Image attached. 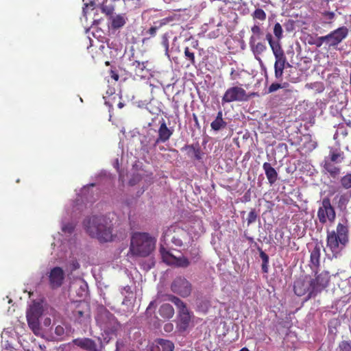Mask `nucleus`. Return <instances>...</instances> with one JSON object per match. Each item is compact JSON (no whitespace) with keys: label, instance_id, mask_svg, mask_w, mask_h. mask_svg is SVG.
Returning <instances> with one entry per match:
<instances>
[{"label":"nucleus","instance_id":"f257e3e1","mask_svg":"<svg viewBox=\"0 0 351 351\" xmlns=\"http://www.w3.org/2000/svg\"><path fill=\"white\" fill-rule=\"evenodd\" d=\"M86 232L101 241H110L112 238L111 222L104 216H92L83 222Z\"/></svg>","mask_w":351,"mask_h":351},{"label":"nucleus","instance_id":"f03ea898","mask_svg":"<svg viewBox=\"0 0 351 351\" xmlns=\"http://www.w3.org/2000/svg\"><path fill=\"white\" fill-rule=\"evenodd\" d=\"M155 239L145 232H135L131 239L130 252L135 256L146 257L155 248Z\"/></svg>","mask_w":351,"mask_h":351},{"label":"nucleus","instance_id":"7ed1b4c3","mask_svg":"<svg viewBox=\"0 0 351 351\" xmlns=\"http://www.w3.org/2000/svg\"><path fill=\"white\" fill-rule=\"evenodd\" d=\"M265 39L267 40L275 57V77L277 80L281 81L282 80L284 69L287 67L291 66V65L287 60L284 50L279 40H278L276 38H274L270 33L266 34Z\"/></svg>","mask_w":351,"mask_h":351},{"label":"nucleus","instance_id":"20e7f679","mask_svg":"<svg viewBox=\"0 0 351 351\" xmlns=\"http://www.w3.org/2000/svg\"><path fill=\"white\" fill-rule=\"evenodd\" d=\"M348 241V226L339 223L337 230L327 231L326 245L332 253H337L340 245L345 246Z\"/></svg>","mask_w":351,"mask_h":351},{"label":"nucleus","instance_id":"39448f33","mask_svg":"<svg viewBox=\"0 0 351 351\" xmlns=\"http://www.w3.org/2000/svg\"><path fill=\"white\" fill-rule=\"evenodd\" d=\"M251 32L252 35L249 40L250 49L255 56L261 55L267 49L263 38V30L260 25L254 23L251 27Z\"/></svg>","mask_w":351,"mask_h":351},{"label":"nucleus","instance_id":"423d86ee","mask_svg":"<svg viewBox=\"0 0 351 351\" xmlns=\"http://www.w3.org/2000/svg\"><path fill=\"white\" fill-rule=\"evenodd\" d=\"M165 242H171L176 246L181 247L189 239L188 232L178 226H171L163 233Z\"/></svg>","mask_w":351,"mask_h":351},{"label":"nucleus","instance_id":"0eeeda50","mask_svg":"<svg viewBox=\"0 0 351 351\" xmlns=\"http://www.w3.org/2000/svg\"><path fill=\"white\" fill-rule=\"evenodd\" d=\"M250 98L246 90L240 86H230L225 91L221 98L222 105L232 102L247 101Z\"/></svg>","mask_w":351,"mask_h":351},{"label":"nucleus","instance_id":"6e6552de","mask_svg":"<svg viewBox=\"0 0 351 351\" xmlns=\"http://www.w3.org/2000/svg\"><path fill=\"white\" fill-rule=\"evenodd\" d=\"M317 218L321 224L324 225L329 221L333 223L336 218L335 208L331 204L328 197H324L322 201V205L317 210Z\"/></svg>","mask_w":351,"mask_h":351},{"label":"nucleus","instance_id":"1a4fd4ad","mask_svg":"<svg viewBox=\"0 0 351 351\" xmlns=\"http://www.w3.org/2000/svg\"><path fill=\"white\" fill-rule=\"evenodd\" d=\"M349 29L346 26H341L326 34L328 48L336 49L348 36Z\"/></svg>","mask_w":351,"mask_h":351},{"label":"nucleus","instance_id":"9d476101","mask_svg":"<svg viewBox=\"0 0 351 351\" xmlns=\"http://www.w3.org/2000/svg\"><path fill=\"white\" fill-rule=\"evenodd\" d=\"M171 290L182 298H186L192 292V285L184 277L178 276L171 282Z\"/></svg>","mask_w":351,"mask_h":351},{"label":"nucleus","instance_id":"9b49d317","mask_svg":"<svg viewBox=\"0 0 351 351\" xmlns=\"http://www.w3.org/2000/svg\"><path fill=\"white\" fill-rule=\"evenodd\" d=\"M313 281L311 280L310 278L305 277L304 278H300L294 282L293 290L295 293L298 296H302L307 294L306 299L309 300L312 298H315L317 295H311L313 291Z\"/></svg>","mask_w":351,"mask_h":351},{"label":"nucleus","instance_id":"f8f14e48","mask_svg":"<svg viewBox=\"0 0 351 351\" xmlns=\"http://www.w3.org/2000/svg\"><path fill=\"white\" fill-rule=\"evenodd\" d=\"M160 252L162 261L169 265H174L178 267H187L190 265L189 259L184 256L176 257L170 251L164 247L160 248Z\"/></svg>","mask_w":351,"mask_h":351},{"label":"nucleus","instance_id":"ddd939ff","mask_svg":"<svg viewBox=\"0 0 351 351\" xmlns=\"http://www.w3.org/2000/svg\"><path fill=\"white\" fill-rule=\"evenodd\" d=\"M330 278V276L329 272L326 271H324L317 275L315 278H311V280L313 281V291L311 292V295H317L326 287H327Z\"/></svg>","mask_w":351,"mask_h":351},{"label":"nucleus","instance_id":"4468645a","mask_svg":"<svg viewBox=\"0 0 351 351\" xmlns=\"http://www.w3.org/2000/svg\"><path fill=\"white\" fill-rule=\"evenodd\" d=\"M49 285L51 289H56L60 288L64 280V272L60 267L52 268L48 275Z\"/></svg>","mask_w":351,"mask_h":351},{"label":"nucleus","instance_id":"2eb2a0df","mask_svg":"<svg viewBox=\"0 0 351 351\" xmlns=\"http://www.w3.org/2000/svg\"><path fill=\"white\" fill-rule=\"evenodd\" d=\"M72 343L86 351H102L103 346H97L96 342L90 338H77L72 341Z\"/></svg>","mask_w":351,"mask_h":351},{"label":"nucleus","instance_id":"dca6fc26","mask_svg":"<svg viewBox=\"0 0 351 351\" xmlns=\"http://www.w3.org/2000/svg\"><path fill=\"white\" fill-rule=\"evenodd\" d=\"M173 133V130L169 129L164 119L160 121V126L158 130V137L154 144L156 146L160 143H165L169 140Z\"/></svg>","mask_w":351,"mask_h":351},{"label":"nucleus","instance_id":"f3484780","mask_svg":"<svg viewBox=\"0 0 351 351\" xmlns=\"http://www.w3.org/2000/svg\"><path fill=\"white\" fill-rule=\"evenodd\" d=\"M173 349L174 345L171 341L159 339L149 345L147 351H173Z\"/></svg>","mask_w":351,"mask_h":351},{"label":"nucleus","instance_id":"a211bd4d","mask_svg":"<svg viewBox=\"0 0 351 351\" xmlns=\"http://www.w3.org/2000/svg\"><path fill=\"white\" fill-rule=\"evenodd\" d=\"M322 247V244L316 243L313 249L311 251L310 262L311 264L312 269L317 274V270L320 265V255L321 248Z\"/></svg>","mask_w":351,"mask_h":351},{"label":"nucleus","instance_id":"6ab92c4d","mask_svg":"<svg viewBox=\"0 0 351 351\" xmlns=\"http://www.w3.org/2000/svg\"><path fill=\"white\" fill-rule=\"evenodd\" d=\"M74 317L82 322L84 318L90 316V308L88 305L85 302H80L77 304L73 312Z\"/></svg>","mask_w":351,"mask_h":351},{"label":"nucleus","instance_id":"aec40b11","mask_svg":"<svg viewBox=\"0 0 351 351\" xmlns=\"http://www.w3.org/2000/svg\"><path fill=\"white\" fill-rule=\"evenodd\" d=\"M337 17V14L333 11L324 10L320 12V23L324 26L331 27Z\"/></svg>","mask_w":351,"mask_h":351},{"label":"nucleus","instance_id":"412c9836","mask_svg":"<svg viewBox=\"0 0 351 351\" xmlns=\"http://www.w3.org/2000/svg\"><path fill=\"white\" fill-rule=\"evenodd\" d=\"M43 312V308L39 302H34L27 311V318L38 319L40 317Z\"/></svg>","mask_w":351,"mask_h":351},{"label":"nucleus","instance_id":"4be33fe9","mask_svg":"<svg viewBox=\"0 0 351 351\" xmlns=\"http://www.w3.org/2000/svg\"><path fill=\"white\" fill-rule=\"evenodd\" d=\"M178 315L180 326L182 330H185L189 327L191 319V316L187 307L180 310V311H178Z\"/></svg>","mask_w":351,"mask_h":351},{"label":"nucleus","instance_id":"5701e85b","mask_svg":"<svg viewBox=\"0 0 351 351\" xmlns=\"http://www.w3.org/2000/svg\"><path fill=\"white\" fill-rule=\"evenodd\" d=\"M263 168L265 171L269 183L272 185L278 180L277 171L274 167H271L270 163L267 162L263 163Z\"/></svg>","mask_w":351,"mask_h":351},{"label":"nucleus","instance_id":"b1692460","mask_svg":"<svg viewBox=\"0 0 351 351\" xmlns=\"http://www.w3.org/2000/svg\"><path fill=\"white\" fill-rule=\"evenodd\" d=\"M335 162L328 161L327 160H324L323 167L324 170L329 173L330 176L332 178H337L340 173V167L335 165Z\"/></svg>","mask_w":351,"mask_h":351},{"label":"nucleus","instance_id":"393cba45","mask_svg":"<svg viewBox=\"0 0 351 351\" xmlns=\"http://www.w3.org/2000/svg\"><path fill=\"white\" fill-rule=\"evenodd\" d=\"M335 199H337V207L341 209H346L348 204L351 199V192L348 191L336 195Z\"/></svg>","mask_w":351,"mask_h":351},{"label":"nucleus","instance_id":"a878e982","mask_svg":"<svg viewBox=\"0 0 351 351\" xmlns=\"http://www.w3.org/2000/svg\"><path fill=\"white\" fill-rule=\"evenodd\" d=\"M159 315L165 319H169L173 317L174 309L169 304H162L158 309Z\"/></svg>","mask_w":351,"mask_h":351},{"label":"nucleus","instance_id":"bb28decb","mask_svg":"<svg viewBox=\"0 0 351 351\" xmlns=\"http://www.w3.org/2000/svg\"><path fill=\"white\" fill-rule=\"evenodd\" d=\"M226 125V122L223 119L222 111L220 110L218 112L215 119L211 123L210 126L213 130L218 131L225 128Z\"/></svg>","mask_w":351,"mask_h":351},{"label":"nucleus","instance_id":"cd10ccee","mask_svg":"<svg viewBox=\"0 0 351 351\" xmlns=\"http://www.w3.org/2000/svg\"><path fill=\"white\" fill-rule=\"evenodd\" d=\"M111 27L113 29H118L126 23V18L123 14H118L115 16H111Z\"/></svg>","mask_w":351,"mask_h":351},{"label":"nucleus","instance_id":"c85d7f7f","mask_svg":"<svg viewBox=\"0 0 351 351\" xmlns=\"http://www.w3.org/2000/svg\"><path fill=\"white\" fill-rule=\"evenodd\" d=\"M251 16L255 23L260 25V22H264L266 21L267 14L263 9L258 8H256L251 14Z\"/></svg>","mask_w":351,"mask_h":351},{"label":"nucleus","instance_id":"c756f323","mask_svg":"<svg viewBox=\"0 0 351 351\" xmlns=\"http://www.w3.org/2000/svg\"><path fill=\"white\" fill-rule=\"evenodd\" d=\"M147 62H139L138 60H134L132 62L130 66L136 75L143 76L145 74V69L146 67L145 64Z\"/></svg>","mask_w":351,"mask_h":351},{"label":"nucleus","instance_id":"7c9ffc66","mask_svg":"<svg viewBox=\"0 0 351 351\" xmlns=\"http://www.w3.org/2000/svg\"><path fill=\"white\" fill-rule=\"evenodd\" d=\"M182 149H189L194 154L195 158L197 160H200L202 158L203 154L198 143L195 145H186L184 147L182 148Z\"/></svg>","mask_w":351,"mask_h":351},{"label":"nucleus","instance_id":"2f4dec72","mask_svg":"<svg viewBox=\"0 0 351 351\" xmlns=\"http://www.w3.org/2000/svg\"><path fill=\"white\" fill-rule=\"evenodd\" d=\"M343 159V154L335 150H330L328 156L325 157L324 158V160H327L335 163H341Z\"/></svg>","mask_w":351,"mask_h":351},{"label":"nucleus","instance_id":"473e14b6","mask_svg":"<svg viewBox=\"0 0 351 351\" xmlns=\"http://www.w3.org/2000/svg\"><path fill=\"white\" fill-rule=\"evenodd\" d=\"M167 297L169 301L173 302L176 305V306L178 309V311L186 307V304L179 298L171 294L167 295Z\"/></svg>","mask_w":351,"mask_h":351},{"label":"nucleus","instance_id":"72a5a7b5","mask_svg":"<svg viewBox=\"0 0 351 351\" xmlns=\"http://www.w3.org/2000/svg\"><path fill=\"white\" fill-rule=\"evenodd\" d=\"M27 324L34 334L37 335L40 331V322L38 319L27 318Z\"/></svg>","mask_w":351,"mask_h":351},{"label":"nucleus","instance_id":"f704fd0d","mask_svg":"<svg viewBox=\"0 0 351 351\" xmlns=\"http://www.w3.org/2000/svg\"><path fill=\"white\" fill-rule=\"evenodd\" d=\"M184 53L185 59L189 61L191 65L195 66L196 62L194 52L192 51L189 47H186L184 50Z\"/></svg>","mask_w":351,"mask_h":351},{"label":"nucleus","instance_id":"c9c22d12","mask_svg":"<svg viewBox=\"0 0 351 351\" xmlns=\"http://www.w3.org/2000/svg\"><path fill=\"white\" fill-rule=\"evenodd\" d=\"M273 33L275 38L280 43L281 39L283 38V30L282 25L279 23H276L274 24Z\"/></svg>","mask_w":351,"mask_h":351},{"label":"nucleus","instance_id":"e433bc0d","mask_svg":"<svg viewBox=\"0 0 351 351\" xmlns=\"http://www.w3.org/2000/svg\"><path fill=\"white\" fill-rule=\"evenodd\" d=\"M340 183L343 189H349L351 188V173H347L343 176L341 180Z\"/></svg>","mask_w":351,"mask_h":351},{"label":"nucleus","instance_id":"4c0bfd02","mask_svg":"<svg viewBox=\"0 0 351 351\" xmlns=\"http://www.w3.org/2000/svg\"><path fill=\"white\" fill-rule=\"evenodd\" d=\"M258 218V213H256V210L252 209L250 212L248 214V216L247 217V225H250L253 223H254Z\"/></svg>","mask_w":351,"mask_h":351},{"label":"nucleus","instance_id":"58836bf2","mask_svg":"<svg viewBox=\"0 0 351 351\" xmlns=\"http://www.w3.org/2000/svg\"><path fill=\"white\" fill-rule=\"evenodd\" d=\"M101 12L104 13L106 16H112L114 12V7L112 5H106L102 4L100 7Z\"/></svg>","mask_w":351,"mask_h":351},{"label":"nucleus","instance_id":"ea45409f","mask_svg":"<svg viewBox=\"0 0 351 351\" xmlns=\"http://www.w3.org/2000/svg\"><path fill=\"white\" fill-rule=\"evenodd\" d=\"M161 45L165 49V54L169 56V37L167 34L162 35Z\"/></svg>","mask_w":351,"mask_h":351},{"label":"nucleus","instance_id":"a19ab883","mask_svg":"<svg viewBox=\"0 0 351 351\" xmlns=\"http://www.w3.org/2000/svg\"><path fill=\"white\" fill-rule=\"evenodd\" d=\"M286 31L292 32L295 29V22L293 20H288L284 24Z\"/></svg>","mask_w":351,"mask_h":351},{"label":"nucleus","instance_id":"79ce46f5","mask_svg":"<svg viewBox=\"0 0 351 351\" xmlns=\"http://www.w3.org/2000/svg\"><path fill=\"white\" fill-rule=\"evenodd\" d=\"M142 179V176L139 173L133 174L132 177L129 180V184L134 186L138 183Z\"/></svg>","mask_w":351,"mask_h":351},{"label":"nucleus","instance_id":"37998d69","mask_svg":"<svg viewBox=\"0 0 351 351\" xmlns=\"http://www.w3.org/2000/svg\"><path fill=\"white\" fill-rule=\"evenodd\" d=\"M74 229H75L74 225L71 223L64 224L62 228V232H64V233H69V234H71L74 231Z\"/></svg>","mask_w":351,"mask_h":351},{"label":"nucleus","instance_id":"c03bdc74","mask_svg":"<svg viewBox=\"0 0 351 351\" xmlns=\"http://www.w3.org/2000/svg\"><path fill=\"white\" fill-rule=\"evenodd\" d=\"M341 351H351V343L346 341H342L339 346Z\"/></svg>","mask_w":351,"mask_h":351},{"label":"nucleus","instance_id":"a18cd8bd","mask_svg":"<svg viewBox=\"0 0 351 351\" xmlns=\"http://www.w3.org/2000/svg\"><path fill=\"white\" fill-rule=\"evenodd\" d=\"M317 47H320L323 44H325L327 46V38L326 36H322L318 37L315 43Z\"/></svg>","mask_w":351,"mask_h":351},{"label":"nucleus","instance_id":"49530a36","mask_svg":"<svg viewBox=\"0 0 351 351\" xmlns=\"http://www.w3.org/2000/svg\"><path fill=\"white\" fill-rule=\"evenodd\" d=\"M156 306H157L156 301V300L152 301L149 304V305H148V306H147V308L146 309L147 314H149V313H152V311H154L156 308Z\"/></svg>","mask_w":351,"mask_h":351},{"label":"nucleus","instance_id":"de8ad7c7","mask_svg":"<svg viewBox=\"0 0 351 351\" xmlns=\"http://www.w3.org/2000/svg\"><path fill=\"white\" fill-rule=\"evenodd\" d=\"M282 88V86L280 84H278V83H273L271 84L269 87V93H273L274 91H276L277 90L280 89Z\"/></svg>","mask_w":351,"mask_h":351},{"label":"nucleus","instance_id":"09e8293b","mask_svg":"<svg viewBox=\"0 0 351 351\" xmlns=\"http://www.w3.org/2000/svg\"><path fill=\"white\" fill-rule=\"evenodd\" d=\"M55 334L59 337L64 335V328L60 325L57 326L55 328Z\"/></svg>","mask_w":351,"mask_h":351},{"label":"nucleus","instance_id":"8fccbe9b","mask_svg":"<svg viewBox=\"0 0 351 351\" xmlns=\"http://www.w3.org/2000/svg\"><path fill=\"white\" fill-rule=\"evenodd\" d=\"M158 27H151L147 31V34H149V37H154L156 35Z\"/></svg>","mask_w":351,"mask_h":351},{"label":"nucleus","instance_id":"3c124183","mask_svg":"<svg viewBox=\"0 0 351 351\" xmlns=\"http://www.w3.org/2000/svg\"><path fill=\"white\" fill-rule=\"evenodd\" d=\"M260 257L262 259L263 263H269V256L261 250H260Z\"/></svg>","mask_w":351,"mask_h":351},{"label":"nucleus","instance_id":"603ef678","mask_svg":"<svg viewBox=\"0 0 351 351\" xmlns=\"http://www.w3.org/2000/svg\"><path fill=\"white\" fill-rule=\"evenodd\" d=\"M319 93H322L324 90V86L322 82H316L313 84Z\"/></svg>","mask_w":351,"mask_h":351},{"label":"nucleus","instance_id":"864d4df0","mask_svg":"<svg viewBox=\"0 0 351 351\" xmlns=\"http://www.w3.org/2000/svg\"><path fill=\"white\" fill-rule=\"evenodd\" d=\"M239 74L236 72L235 69L234 68H232L230 71V79L232 80H234L239 77Z\"/></svg>","mask_w":351,"mask_h":351},{"label":"nucleus","instance_id":"5fc2aeb1","mask_svg":"<svg viewBox=\"0 0 351 351\" xmlns=\"http://www.w3.org/2000/svg\"><path fill=\"white\" fill-rule=\"evenodd\" d=\"M173 326L172 324L171 323H168V324H166L164 326V330L166 331V332H171L173 330Z\"/></svg>","mask_w":351,"mask_h":351},{"label":"nucleus","instance_id":"6e6d98bb","mask_svg":"<svg viewBox=\"0 0 351 351\" xmlns=\"http://www.w3.org/2000/svg\"><path fill=\"white\" fill-rule=\"evenodd\" d=\"M268 263H262V271L263 273H268Z\"/></svg>","mask_w":351,"mask_h":351},{"label":"nucleus","instance_id":"4d7b16f0","mask_svg":"<svg viewBox=\"0 0 351 351\" xmlns=\"http://www.w3.org/2000/svg\"><path fill=\"white\" fill-rule=\"evenodd\" d=\"M111 77L112 79H114L115 81H118L119 79V76L118 73H117L116 72H114L113 71H111Z\"/></svg>","mask_w":351,"mask_h":351},{"label":"nucleus","instance_id":"13d9d810","mask_svg":"<svg viewBox=\"0 0 351 351\" xmlns=\"http://www.w3.org/2000/svg\"><path fill=\"white\" fill-rule=\"evenodd\" d=\"M119 108H123L125 106V104L122 101H119L117 104Z\"/></svg>","mask_w":351,"mask_h":351},{"label":"nucleus","instance_id":"bf43d9fd","mask_svg":"<svg viewBox=\"0 0 351 351\" xmlns=\"http://www.w3.org/2000/svg\"><path fill=\"white\" fill-rule=\"evenodd\" d=\"M51 323V319H46L45 320V326H47V325H49Z\"/></svg>","mask_w":351,"mask_h":351},{"label":"nucleus","instance_id":"052dcab7","mask_svg":"<svg viewBox=\"0 0 351 351\" xmlns=\"http://www.w3.org/2000/svg\"><path fill=\"white\" fill-rule=\"evenodd\" d=\"M239 351H249V350L247 348H243Z\"/></svg>","mask_w":351,"mask_h":351},{"label":"nucleus","instance_id":"680f3d73","mask_svg":"<svg viewBox=\"0 0 351 351\" xmlns=\"http://www.w3.org/2000/svg\"><path fill=\"white\" fill-rule=\"evenodd\" d=\"M105 104H106V105H108V101H106V102H105Z\"/></svg>","mask_w":351,"mask_h":351}]
</instances>
